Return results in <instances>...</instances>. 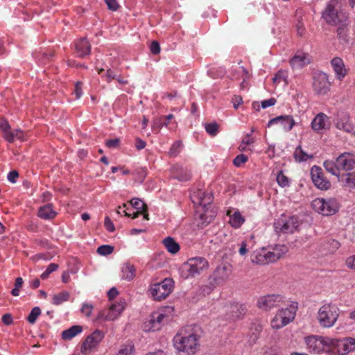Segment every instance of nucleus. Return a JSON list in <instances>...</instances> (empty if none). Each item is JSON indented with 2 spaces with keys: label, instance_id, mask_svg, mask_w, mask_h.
I'll return each mask as SVG.
<instances>
[{
  "label": "nucleus",
  "instance_id": "obj_9",
  "mask_svg": "<svg viewBox=\"0 0 355 355\" xmlns=\"http://www.w3.org/2000/svg\"><path fill=\"white\" fill-rule=\"evenodd\" d=\"M312 207L324 216H331L338 211L339 204L335 198H316L312 202Z\"/></svg>",
  "mask_w": 355,
  "mask_h": 355
},
{
  "label": "nucleus",
  "instance_id": "obj_45",
  "mask_svg": "<svg viewBox=\"0 0 355 355\" xmlns=\"http://www.w3.org/2000/svg\"><path fill=\"white\" fill-rule=\"evenodd\" d=\"M207 132L214 137L216 136L218 132V125L216 123H210L205 125Z\"/></svg>",
  "mask_w": 355,
  "mask_h": 355
},
{
  "label": "nucleus",
  "instance_id": "obj_19",
  "mask_svg": "<svg viewBox=\"0 0 355 355\" xmlns=\"http://www.w3.org/2000/svg\"><path fill=\"white\" fill-rule=\"evenodd\" d=\"M311 62L310 55L304 52L298 51L291 58L289 63L293 69H300Z\"/></svg>",
  "mask_w": 355,
  "mask_h": 355
},
{
  "label": "nucleus",
  "instance_id": "obj_1",
  "mask_svg": "<svg viewBox=\"0 0 355 355\" xmlns=\"http://www.w3.org/2000/svg\"><path fill=\"white\" fill-rule=\"evenodd\" d=\"M173 341L174 347L182 355H194L199 349V338L191 328L182 329Z\"/></svg>",
  "mask_w": 355,
  "mask_h": 355
},
{
  "label": "nucleus",
  "instance_id": "obj_40",
  "mask_svg": "<svg viewBox=\"0 0 355 355\" xmlns=\"http://www.w3.org/2000/svg\"><path fill=\"white\" fill-rule=\"evenodd\" d=\"M163 286V290L167 296L172 292L173 288L174 282L172 279L165 278L162 282L159 283Z\"/></svg>",
  "mask_w": 355,
  "mask_h": 355
},
{
  "label": "nucleus",
  "instance_id": "obj_4",
  "mask_svg": "<svg viewBox=\"0 0 355 355\" xmlns=\"http://www.w3.org/2000/svg\"><path fill=\"white\" fill-rule=\"evenodd\" d=\"M173 311V309L172 307L167 306L153 312L144 322L143 324L144 331H155L159 330L164 323L168 320L169 314L171 313Z\"/></svg>",
  "mask_w": 355,
  "mask_h": 355
},
{
  "label": "nucleus",
  "instance_id": "obj_59",
  "mask_svg": "<svg viewBox=\"0 0 355 355\" xmlns=\"http://www.w3.org/2000/svg\"><path fill=\"white\" fill-rule=\"evenodd\" d=\"M82 83L80 82H77L75 85L74 94L76 95V98H80L83 95L82 91Z\"/></svg>",
  "mask_w": 355,
  "mask_h": 355
},
{
  "label": "nucleus",
  "instance_id": "obj_49",
  "mask_svg": "<svg viewBox=\"0 0 355 355\" xmlns=\"http://www.w3.org/2000/svg\"><path fill=\"white\" fill-rule=\"evenodd\" d=\"M58 268V265L54 263L49 264L46 270L41 275L42 279H46L49 277V275L55 271Z\"/></svg>",
  "mask_w": 355,
  "mask_h": 355
},
{
  "label": "nucleus",
  "instance_id": "obj_42",
  "mask_svg": "<svg viewBox=\"0 0 355 355\" xmlns=\"http://www.w3.org/2000/svg\"><path fill=\"white\" fill-rule=\"evenodd\" d=\"M287 79H288L287 71H284V70H279L275 75L274 78H272V80L275 84H279L281 81H284L285 83V85H287L288 84Z\"/></svg>",
  "mask_w": 355,
  "mask_h": 355
},
{
  "label": "nucleus",
  "instance_id": "obj_54",
  "mask_svg": "<svg viewBox=\"0 0 355 355\" xmlns=\"http://www.w3.org/2000/svg\"><path fill=\"white\" fill-rule=\"evenodd\" d=\"M203 200L202 202L201 206L203 208H205L207 205L211 203L213 200V196L211 193H206L205 196L203 197Z\"/></svg>",
  "mask_w": 355,
  "mask_h": 355
},
{
  "label": "nucleus",
  "instance_id": "obj_25",
  "mask_svg": "<svg viewBox=\"0 0 355 355\" xmlns=\"http://www.w3.org/2000/svg\"><path fill=\"white\" fill-rule=\"evenodd\" d=\"M227 215L230 225L235 229L239 228L245 222V218L238 210H228Z\"/></svg>",
  "mask_w": 355,
  "mask_h": 355
},
{
  "label": "nucleus",
  "instance_id": "obj_6",
  "mask_svg": "<svg viewBox=\"0 0 355 355\" xmlns=\"http://www.w3.org/2000/svg\"><path fill=\"white\" fill-rule=\"evenodd\" d=\"M297 308V303L293 302L289 307L279 310L270 321L271 327L279 329L292 322L295 317Z\"/></svg>",
  "mask_w": 355,
  "mask_h": 355
},
{
  "label": "nucleus",
  "instance_id": "obj_36",
  "mask_svg": "<svg viewBox=\"0 0 355 355\" xmlns=\"http://www.w3.org/2000/svg\"><path fill=\"white\" fill-rule=\"evenodd\" d=\"M262 326L259 323L252 324V326L250 328V332L252 335L250 337V342L251 344H254L256 343L260 333L262 331Z\"/></svg>",
  "mask_w": 355,
  "mask_h": 355
},
{
  "label": "nucleus",
  "instance_id": "obj_17",
  "mask_svg": "<svg viewBox=\"0 0 355 355\" xmlns=\"http://www.w3.org/2000/svg\"><path fill=\"white\" fill-rule=\"evenodd\" d=\"M275 124H280L284 132H290L295 125V121L291 115H280L271 119L268 123V127Z\"/></svg>",
  "mask_w": 355,
  "mask_h": 355
},
{
  "label": "nucleus",
  "instance_id": "obj_27",
  "mask_svg": "<svg viewBox=\"0 0 355 355\" xmlns=\"http://www.w3.org/2000/svg\"><path fill=\"white\" fill-rule=\"evenodd\" d=\"M37 215L44 220H51L56 216L57 212L53 209V205L49 203L39 209Z\"/></svg>",
  "mask_w": 355,
  "mask_h": 355
},
{
  "label": "nucleus",
  "instance_id": "obj_58",
  "mask_svg": "<svg viewBox=\"0 0 355 355\" xmlns=\"http://www.w3.org/2000/svg\"><path fill=\"white\" fill-rule=\"evenodd\" d=\"M276 102H277V101L274 98H270L269 99L263 101L261 102V107L265 109V108H267L268 107L272 106V105H274L276 103Z\"/></svg>",
  "mask_w": 355,
  "mask_h": 355
},
{
  "label": "nucleus",
  "instance_id": "obj_3",
  "mask_svg": "<svg viewBox=\"0 0 355 355\" xmlns=\"http://www.w3.org/2000/svg\"><path fill=\"white\" fill-rule=\"evenodd\" d=\"M339 314V309L336 304L325 303L320 307L317 314V320L321 327L329 328L335 324Z\"/></svg>",
  "mask_w": 355,
  "mask_h": 355
},
{
  "label": "nucleus",
  "instance_id": "obj_64",
  "mask_svg": "<svg viewBox=\"0 0 355 355\" xmlns=\"http://www.w3.org/2000/svg\"><path fill=\"white\" fill-rule=\"evenodd\" d=\"M346 264H347V267H349L352 269H355V255L349 257L346 260Z\"/></svg>",
  "mask_w": 355,
  "mask_h": 355
},
{
  "label": "nucleus",
  "instance_id": "obj_16",
  "mask_svg": "<svg viewBox=\"0 0 355 355\" xmlns=\"http://www.w3.org/2000/svg\"><path fill=\"white\" fill-rule=\"evenodd\" d=\"M311 179L316 187L321 190H327L331 187L330 182L324 176L320 167L313 166L311 169Z\"/></svg>",
  "mask_w": 355,
  "mask_h": 355
},
{
  "label": "nucleus",
  "instance_id": "obj_34",
  "mask_svg": "<svg viewBox=\"0 0 355 355\" xmlns=\"http://www.w3.org/2000/svg\"><path fill=\"white\" fill-rule=\"evenodd\" d=\"M0 129L3 133V138L9 143H12V135H11L10 125L7 121L0 122Z\"/></svg>",
  "mask_w": 355,
  "mask_h": 355
},
{
  "label": "nucleus",
  "instance_id": "obj_52",
  "mask_svg": "<svg viewBox=\"0 0 355 355\" xmlns=\"http://www.w3.org/2000/svg\"><path fill=\"white\" fill-rule=\"evenodd\" d=\"M248 157L243 154H241L237 155L233 163L236 166H240L242 164H244L247 162Z\"/></svg>",
  "mask_w": 355,
  "mask_h": 355
},
{
  "label": "nucleus",
  "instance_id": "obj_38",
  "mask_svg": "<svg viewBox=\"0 0 355 355\" xmlns=\"http://www.w3.org/2000/svg\"><path fill=\"white\" fill-rule=\"evenodd\" d=\"M294 157L297 162H305L307 161L311 156L306 153L302 148L301 146H298L294 152Z\"/></svg>",
  "mask_w": 355,
  "mask_h": 355
},
{
  "label": "nucleus",
  "instance_id": "obj_57",
  "mask_svg": "<svg viewBox=\"0 0 355 355\" xmlns=\"http://www.w3.org/2000/svg\"><path fill=\"white\" fill-rule=\"evenodd\" d=\"M104 225L107 230H108L110 232H114L115 230L113 223L108 216H106L105 218Z\"/></svg>",
  "mask_w": 355,
  "mask_h": 355
},
{
  "label": "nucleus",
  "instance_id": "obj_5",
  "mask_svg": "<svg viewBox=\"0 0 355 355\" xmlns=\"http://www.w3.org/2000/svg\"><path fill=\"white\" fill-rule=\"evenodd\" d=\"M208 266V261L205 258L192 257L182 266L181 275L184 279L193 277L207 269Z\"/></svg>",
  "mask_w": 355,
  "mask_h": 355
},
{
  "label": "nucleus",
  "instance_id": "obj_60",
  "mask_svg": "<svg viewBox=\"0 0 355 355\" xmlns=\"http://www.w3.org/2000/svg\"><path fill=\"white\" fill-rule=\"evenodd\" d=\"M12 135V142L15 139H22L24 137V133L20 129H16L14 131H11Z\"/></svg>",
  "mask_w": 355,
  "mask_h": 355
},
{
  "label": "nucleus",
  "instance_id": "obj_55",
  "mask_svg": "<svg viewBox=\"0 0 355 355\" xmlns=\"http://www.w3.org/2000/svg\"><path fill=\"white\" fill-rule=\"evenodd\" d=\"M150 50L153 54H158L160 52V46L159 43L157 41H153L150 45Z\"/></svg>",
  "mask_w": 355,
  "mask_h": 355
},
{
  "label": "nucleus",
  "instance_id": "obj_23",
  "mask_svg": "<svg viewBox=\"0 0 355 355\" xmlns=\"http://www.w3.org/2000/svg\"><path fill=\"white\" fill-rule=\"evenodd\" d=\"M76 53L78 57L83 58L90 53L91 46L85 38H81L75 43Z\"/></svg>",
  "mask_w": 355,
  "mask_h": 355
},
{
  "label": "nucleus",
  "instance_id": "obj_62",
  "mask_svg": "<svg viewBox=\"0 0 355 355\" xmlns=\"http://www.w3.org/2000/svg\"><path fill=\"white\" fill-rule=\"evenodd\" d=\"M19 176V173L16 171H10L8 175V180L12 182L15 183L16 182L17 178Z\"/></svg>",
  "mask_w": 355,
  "mask_h": 355
},
{
  "label": "nucleus",
  "instance_id": "obj_18",
  "mask_svg": "<svg viewBox=\"0 0 355 355\" xmlns=\"http://www.w3.org/2000/svg\"><path fill=\"white\" fill-rule=\"evenodd\" d=\"M251 261L252 263L259 265H266L274 262L270 250H268L265 248L254 251L251 254Z\"/></svg>",
  "mask_w": 355,
  "mask_h": 355
},
{
  "label": "nucleus",
  "instance_id": "obj_33",
  "mask_svg": "<svg viewBox=\"0 0 355 355\" xmlns=\"http://www.w3.org/2000/svg\"><path fill=\"white\" fill-rule=\"evenodd\" d=\"M287 251L288 248L285 245H275L273 247L272 250L270 251L271 256L272 257L274 262L277 261L283 255H284L287 252Z\"/></svg>",
  "mask_w": 355,
  "mask_h": 355
},
{
  "label": "nucleus",
  "instance_id": "obj_63",
  "mask_svg": "<svg viewBox=\"0 0 355 355\" xmlns=\"http://www.w3.org/2000/svg\"><path fill=\"white\" fill-rule=\"evenodd\" d=\"M254 141V138L252 137L251 134L246 135L241 142H243L244 144H246L247 146H250V144H253Z\"/></svg>",
  "mask_w": 355,
  "mask_h": 355
},
{
  "label": "nucleus",
  "instance_id": "obj_50",
  "mask_svg": "<svg viewBox=\"0 0 355 355\" xmlns=\"http://www.w3.org/2000/svg\"><path fill=\"white\" fill-rule=\"evenodd\" d=\"M93 309H94V306L92 304L83 303L80 311L83 315H85L86 317L89 318L92 315Z\"/></svg>",
  "mask_w": 355,
  "mask_h": 355
},
{
  "label": "nucleus",
  "instance_id": "obj_35",
  "mask_svg": "<svg viewBox=\"0 0 355 355\" xmlns=\"http://www.w3.org/2000/svg\"><path fill=\"white\" fill-rule=\"evenodd\" d=\"M70 294L68 291H64L53 296L52 303L54 305H60L64 302L69 300Z\"/></svg>",
  "mask_w": 355,
  "mask_h": 355
},
{
  "label": "nucleus",
  "instance_id": "obj_53",
  "mask_svg": "<svg viewBox=\"0 0 355 355\" xmlns=\"http://www.w3.org/2000/svg\"><path fill=\"white\" fill-rule=\"evenodd\" d=\"M227 240V234L225 231H219L217 232L215 238V243H225Z\"/></svg>",
  "mask_w": 355,
  "mask_h": 355
},
{
  "label": "nucleus",
  "instance_id": "obj_39",
  "mask_svg": "<svg viewBox=\"0 0 355 355\" xmlns=\"http://www.w3.org/2000/svg\"><path fill=\"white\" fill-rule=\"evenodd\" d=\"M343 182L344 187L349 189L355 188V171L349 173L345 175V178L342 180Z\"/></svg>",
  "mask_w": 355,
  "mask_h": 355
},
{
  "label": "nucleus",
  "instance_id": "obj_43",
  "mask_svg": "<svg viewBox=\"0 0 355 355\" xmlns=\"http://www.w3.org/2000/svg\"><path fill=\"white\" fill-rule=\"evenodd\" d=\"M131 205L138 211H146V205L139 198H134L130 200Z\"/></svg>",
  "mask_w": 355,
  "mask_h": 355
},
{
  "label": "nucleus",
  "instance_id": "obj_2",
  "mask_svg": "<svg viewBox=\"0 0 355 355\" xmlns=\"http://www.w3.org/2000/svg\"><path fill=\"white\" fill-rule=\"evenodd\" d=\"M323 166L329 173L338 177L340 171H349L355 167V156L349 153H344L336 160H325Z\"/></svg>",
  "mask_w": 355,
  "mask_h": 355
},
{
  "label": "nucleus",
  "instance_id": "obj_8",
  "mask_svg": "<svg viewBox=\"0 0 355 355\" xmlns=\"http://www.w3.org/2000/svg\"><path fill=\"white\" fill-rule=\"evenodd\" d=\"M125 300H119L116 303L112 304L109 308L100 311L95 321H113L117 319L125 309Z\"/></svg>",
  "mask_w": 355,
  "mask_h": 355
},
{
  "label": "nucleus",
  "instance_id": "obj_48",
  "mask_svg": "<svg viewBox=\"0 0 355 355\" xmlns=\"http://www.w3.org/2000/svg\"><path fill=\"white\" fill-rule=\"evenodd\" d=\"M114 248L109 245H103L97 248V252L103 256L109 255L112 253Z\"/></svg>",
  "mask_w": 355,
  "mask_h": 355
},
{
  "label": "nucleus",
  "instance_id": "obj_14",
  "mask_svg": "<svg viewBox=\"0 0 355 355\" xmlns=\"http://www.w3.org/2000/svg\"><path fill=\"white\" fill-rule=\"evenodd\" d=\"M104 333L98 329L89 335L81 346V352L84 354L90 353L96 348L104 338Z\"/></svg>",
  "mask_w": 355,
  "mask_h": 355
},
{
  "label": "nucleus",
  "instance_id": "obj_61",
  "mask_svg": "<svg viewBox=\"0 0 355 355\" xmlns=\"http://www.w3.org/2000/svg\"><path fill=\"white\" fill-rule=\"evenodd\" d=\"M105 1L110 10H116L119 7L116 0H105Z\"/></svg>",
  "mask_w": 355,
  "mask_h": 355
},
{
  "label": "nucleus",
  "instance_id": "obj_44",
  "mask_svg": "<svg viewBox=\"0 0 355 355\" xmlns=\"http://www.w3.org/2000/svg\"><path fill=\"white\" fill-rule=\"evenodd\" d=\"M182 144L180 141H175L171 146L168 154L171 157H176L180 152Z\"/></svg>",
  "mask_w": 355,
  "mask_h": 355
},
{
  "label": "nucleus",
  "instance_id": "obj_12",
  "mask_svg": "<svg viewBox=\"0 0 355 355\" xmlns=\"http://www.w3.org/2000/svg\"><path fill=\"white\" fill-rule=\"evenodd\" d=\"M331 350L336 349L338 355H346L355 350V339L351 337H346L343 339L331 338Z\"/></svg>",
  "mask_w": 355,
  "mask_h": 355
},
{
  "label": "nucleus",
  "instance_id": "obj_26",
  "mask_svg": "<svg viewBox=\"0 0 355 355\" xmlns=\"http://www.w3.org/2000/svg\"><path fill=\"white\" fill-rule=\"evenodd\" d=\"M231 274V267L225 264L218 266L215 272L214 277L218 282L227 279Z\"/></svg>",
  "mask_w": 355,
  "mask_h": 355
},
{
  "label": "nucleus",
  "instance_id": "obj_37",
  "mask_svg": "<svg viewBox=\"0 0 355 355\" xmlns=\"http://www.w3.org/2000/svg\"><path fill=\"white\" fill-rule=\"evenodd\" d=\"M98 74H101L103 78L105 80L107 83H110L112 80H115L116 78V73L112 71L111 69H107L106 71L103 73L105 70L102 68L97 69Z\"/></svg>",
  "mask_w": 355,
  "mask_h": 355
},
{
  "label": "nucleus",
  "instance_id": "obj_31",
  "mask_svg": "<svg viewBox=\"0 0 355 355\" xmlns=\"http://www.w3.org/2000/svg\"><path fill=\"white\" fill-rule=\"evenodd\" d=\"M83 331V327L80 325H73L64 330L62 333V338L64 340H69L80 334Z\"/></svg>",
  "mask_w": 355,
  "mask_h": 355
},
{
  "label": "nucleus",
  "instance_id": "obj_46",
  "mask_svg": "<svg viewBox=\"0 0 355 355\" xmlns=\"http://www.w3.org/2000/svg\"><path fill=\"white\" fill-rule=\"evenodd\" d=\"M41 310L39 307H34L30 314L28 315L27 320L31 324H34L37 318V317L40 315Z\"/></svg>",
  "mask_w": 355,
  "mask_h": 355
},
{
  "label": "nucleus",
  "instance_id": "obj_21",
  "mask_svg": "<svg viewBox=\"0 0 355 355\" xmlns=\"http://www.w3.org/2000/svg\"><path fill=\"white\" fill-rule=\"evenodd\" d=\"M336 126L338 129L347 132H352L354 130V126L349 120V115L345 112H341L338 115Z\"/></svg>",
  "mask_w": 355,
  "mask_h": 355
},
{
  "label": "nucleus",
  "instance_id": "obj_7",
  "mask_svg": "<svg viewBox=\"0 0 355 355\" xmlns=\"http://www.w3.org/2000/svg\"><path fill=\"white\" fill-rule=\"evenodd\" d=\"M331 338L310 336L305 338L306 348L311 352L320 354L331 351Z\"/></svg>",
  "mask_w": 355,
  "mask_h": 355
},
{
  "label": "nucleus",
  "instance_id": "obj_56",
  "mask_svg": "<svg viewBox=\"0 0 355 355\" xmlns=\"http://www.w3.org/2000/svg\"><path fill=\"white\" fill-rule=\"evenodd\" d=\"M328 243L329 245V251L331 252H334L335 250L338 249L340 247V243L335 239H330L328 241Z\"/></svg>",
  "mask_w": 355,
  "mask_h": 355
},
{
  "label": "nucleus",
  "instance_id": "obj_15",
  "mask_svg": "<svg viewBox=\"0 0 355 355\" xmlns=\"http://www.w3.org/2000/svg\"><path fill=\"white\" fill-rule=\"evenodd\" d=\"M284 302V297L281 295L272 294L264 295L259 298L257 306L264 311H269L271 309L280 305Z\"/></svg>",
  "mask_w": 355,
  "mask_h": 355
},
{
  "label": "nucleus",
  "instance_id": "obj_32",
  "mask_svg": "<svg viewBox=\"0 0 355 355\" xmlns=\"http://www.w3.org/2000/svg\"><path fill=\"white\" fill-rule=\"evenodd\" d=\"M162 243L166 250L171 254H176L180 250L179 244L172 237L165 238Z\"/></svg>",
  "mask_w": 355,
  "mask_h": 355
},
{
  "label": "nucleus",
  "instance_id": "obj_20",
  "mask_svg": "<svg viewBox=\"0 0 355 355\" xmlns=\"http://www.w3.org/2000/svg\"><path fill=\"white\" fill-rule=\"evenodd\" d=\"M331 65L337 80H342L347 74L348 69L346 68L342 58L339 57L334 58L331 61Z\"/></svg>",
  "mask_w": 355,
  "mask_h": 355
},
{
  "label": "nucleus",
  "instance_id": "obj_24",
  "mask_svg": "<svg viewBox=\"0 0 355 355\" xmlns=\"http://www.w3.org/2000/svg\"><path fill=\"white\" fill-rule=\"evenodd\" d=\"M230 318L232 320L242 318L247 312L248 309L243 304L234 303L229 307Z\"/></svg>",
  "mask_w": 355,
  "mask_h": 355
},
{
  "label": "nucleus",
  "instance_id": "obj_10",
  "mask_svg": "<svg viewBox=\"0 0 355 355\" xmlns=\"http://www.w3.org/2000/svg\"><path fill=\"white\" fill-rule=\"evenodd\" d=\"M274 226L277 233L292 234L297 230L299 220L295 216H282L275 223Z\"/></svg>",
  "mask_w": 355,
  "mask_h": 355
},
{
  "label": "nucleus",
  "instance_id": "obj_11",
  "mask_svg": "<svg viewBox=\"0 0 355 355\" xmlns=\"http://www.w3.org/2000/svg\"><path fill=\"white\" fill-rule=\"evenodd\" d=\"M322 18L332 26L344 25L347 17L342 12H338L332 3H329L322 12Z\"/></svg>",
  "mask_w": 355,
  "mask_h": 355
},
{
  "label": "nucleus",
  "instance_id": "obj_28",
  "mask_svg": "<svg viewBox=\"0 0 355 355\" xmlns=\"http://www.w3.org/2000/svg\"><path fill=\"white\" fill-rule=\"evenodd\" d=\"M136 275V270L130 262H125L121 267V278L126 281H131Z\"/></svg>",
  "mask_w": 355,
  "mask_h": 355
},
{
  "label": "nucleus",
  "instance_id": "obj_13",
  "mask_svg": "<svg viewBox=\"0 0 355 355\" xmlns=\"http://www.w3.org/2000/svg\"><path fill=\"white\" fill-rule=\"evenodd\" d=\"M313 89L318 95L327 94L331 87V83L329 81L328 76L324 72L316 73L313 78Z\"/></svg>",
  "mask_w": 355,
  "mask_h": 355
},
{
  "label": "nucleus",
  "instance_id": "obj_47",
  "mask_svg": "<svg viewBox=\"0 0 355 355\" xmlns=\"http://www.w3.org/2000/svg\"><path fill=\"white\" fill-rule=\"evenodd\" d=\"M277 182L278 184L282 187H287L289 185L288 178L283 173L282 171H279L277 175Z\"/></svg>",
  "mask_w": 355,
  "mask_h": 355
},
{
  "label": "nucleus",
  "instance_id": "obj_41",
  "mask_svg": "<svg viewBox=\"0 0 355 355\" xmlns=\"http://www.w3.org/2000/svg\"><path fill=\"white\" fill-rule=\"evenodd\" d=\"M205 191L200 189L198 190L191 196L192 202L196 205L201 206L202 202L204 198L203 197L205 196Z\"/></svg>",
  "mask_w": 355,
  "mask_h": 355
},
{
  "label": "nucleus",
  "instance_id": "obj_30",
  "mask_svg": "<svg viewBox=\"0 0 355 355\" xmlns=\"http://www.w3.org/2000/svg\"><path fill=\"white\" fill-rule=\"evenodd\" d=\"M172 173L173 177L180 181H187L191 178L190 173L178 165L173 166Z\"/></svg>",
  "mask_w": 355,
  "mask_h": 355
},
{
  "label": "nucleus",
  "instance_id": "obj_51",
  "mask_svg": "<svg viewBox=\"0 0 355 355\" xmlns=\"http://www.w3.org/2000/svg\"><path fill=\"white\" fill-rule=\"evenodd\" d=\"M239 71L242 72L243 73V81L242 83H241V89H245V88H247L248 87V83H247V80L248 79V71H247V69L243 67H240L239 68Z\"/></svg>",
  "mask_w": 355,
  "mask_h": 355
},
{
  "label": "nucleus",
  "instance_id": "obj_22",
  "mask_svg": "<svg viewBox=\"0 0 355 355\" xmlns=\"http://www.w3.org/2000/svg\"><path fill=\"white\" fill-rule=\"evenodd\" d=\"M328 116L320 112L311 121V128L315 132H319L322 130L326 129L328 125Z\"/></svg>",
  "mask_w": 355,
  "mask_h": 355
},
{
  "label": "nucleus",
  "instance_id": "obj_29",
  "mask_svg": "<svg viewBox=\"0 0 355 355\" xmlns=\"http://www.w3.org/2000/svg\"><path fill=\"white\" fill-rule=\"evenodd\" d=\"M162 287L159 283L150 285L148 292L155 300L160 301L167 297Z\"/></svg>",
  "mask_w": 355,
  "mask_h": 355
}]
</instances>
